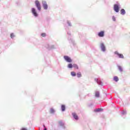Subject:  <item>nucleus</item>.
Here are the masks:
<instances>
[{
  "instance_id": "8",
  "label": "nucleus",
  "mask_w": 130,
  "mask_h": 130,
  "mask_svg": "<svg viewBox=\"0 0 130 130\" xmlns=\"http://www.w3.org/2000/svg\"><path fill=\"white\" fill-rule=\"evenodd\" d=\"M114 54L117 55L119 58H124V56H123V55L122 54L118 53V52L117 51L114 52Z\"/></svg>"
},
{
  "instance_id": "2",
  "label": "nucleus",
  "mask_w": 130,
  "mask_h": 130,
  "mask_svg": "<svg viewBox=\"0 0 130 130\" xmlns=\"http://www.w3.org/2000/svg\"><path fill=\"white\" fill-rule=\"evenodd\" d=\"M35 6L39 12L41 11V4H40V2L37 0L35 2Z\"/></svg>"
},
{
  "instance_id": "3",
  "label": "nucleus",
  "mask_w": 130,
  "mask_h": 130,
  "mask_svg": "<svg viewBox=\"0 0 130 130\" xmlns=\"http://www.w3.org/2000/svg\"><path fill=\"white\" fill-rule=\"evenodd\" d=\"M120 8V4L119 3H117L116 4L114 5V11L116 13H118L119 12V9Z\"/></svg>"
},
{
  "instance_id": "7",
  "label": "nucleus",
  "mask_w": 130,
  "mask_h": 130,
  "mask_svg": "<svg viewBox=\"0 0 130 130\" xmlns=\"http://www.w3.org/2000/svg\"><path fill=\"white\" fill-rule=\"evenodd\" d=\"M64 59H65L66 61L67 62H72L73 61V60L69 56L65 55L63 56Z\"/></svg>"
},
{
  "instance_id": "23",
  "label": "nucleus",
  "mask_w": 130,
  "mask_h": 130,
  "mask_svg": "<svg viewBox=\"0 0 130 130\" xmlns=\"http://www.w3.org/2000/svg\"><path fill=\"white\" fill-rule=\"evenodd\" d=\"M73 68H74V69H76L77 70H79V67L77 64H73Z\"/></svg>"
},
{
  "instance_id": "22",
  "label": "nucleus",
  "mask_w": 130,
  "mask_h": 130,
  "mask_svg": "<svg viewBox=\"0 0 130 130\" xmlns=\"http://www.w3.org/2000/svg\"><path fill=\"white\" fill-rule=\"evenodd\" d=\"M76 76L77 78H81V77H82V73H81V72H78L77 73Z\"/></svg>"
},
{
  "instance_id": "29",
  "label": "nucleus",
  "mask_w": 130,
  "mask_h": 130,
  "mask_svg": "<svg viewBox=\"0 0 130 130\" xmlns=\"http://www.w3.org/2000/svg\"><path fill=\"white\" fill-rule=\"evenodd\" d=\"M92 106H93V103H90L88 104V107H91Z\"/></svg>"
},
{
  "instance_id": "9",
  "label": "nucleus",
  "mask_w": 130,
  "mask_h": 130,
  "mask_svg": "<svg viewBox=\"0 0 130 130\" xmlns=\"http://www.w3.org/2000/svg\"><path fill=\"white\" fill-rule=\"evenodd\" d=\"M94 81H95V82H96L97 84H98V85H100L101 86H103V83L102 82V81H101V79H100V78H95L94 79Z\"/></svg>"
},
{
  "instance_id": "25",
  "label": "nucleus",
  "mask_w": 130,
  "mask_h": 130,
  "mask_svg": "<svg viewBox=\"0 0 130 130\" xmlns=\"http://www.w3.org/2000/svg\"><path fill=\"white\" fill-rule=\"evenodd\" d=\"M10 37H11V38L12 39H13V38H14V37H15V34H14V33H11V34H10Z\"/></svg>"
},
{
  "instance_id": "26",
  "label": "nucleus",
  "mask_w": 130,
  "mask_h": 130,
  "mask_svg": "<svg viewBox=\"0 0 130 130\" xmlns=\"http://www.w3.org/2000/svg\"><path fill=\"white\" fill-rule=\"evenodd\" d=\"M67 24L68 25V26H69L70 27H72V23H71V22L69 20L67 21Z\"/></svg>"
},
{
  "instance_id": "19",
  "label": "nucleus",
  "mask_w": 130,
  "mask_h": 130,
  "mask_svg": "<svg viewBox=\"0 0 130 130\" xmlns=\"http://www.w3.org/2000/svg\"><path fill=\"white\" fill-rule=\"evenodd\" d=\"M117 68L119 70V71H120V72L121 73L122 72H123V69L121 67V66H119V65H117Z\"/></svg>"
},
{
  "instance_id": "5",
  "label": "nucleus",
  "mask_w": 130,
  "mask_h": 130,
  "mask_svg": "<svg viewBox=\"0 0 130 130\" xmlns=\"http://www.w3.org/2000/svg\"><path fill=\"white\" fill-rule=\"evenodd\" d=\"M100 48L101 49V51L103 52H105L106 51V47L105 46L104 43H103V42L101 43Z\"/></svg>"
},
{
  "instance_id": "27",
  "label": "nucleus",
  "mask_w": 130,
  "mask_h": 130,
  "mask_svg": "<svg viewBox=\"0 0 130 130\" xmlns=\"http://www.w3.org/2000/svg\"><path fill=\"white\" fill-rule=\"evenodd\" d=\"M54 112H55V111L54 110V109L51 108L50 109V113L53 114V113H54Z\"/></svg>"
},
{
  "instance_id": "16",
  "label": "nucleus",
  "mask_w": 130,
  "mask_h": 130,
  "mask_svg": "<svg viewBox=\"0 0 130 130\" xmlns=\"http://www.w3.org/2000/svg\"><path fill=\"white\" fill-rule=\"evenodd\" d=\"M95 96L96 98H99L100 97V92L99 91H96Z\"/></svg>"
},
{
  "instance_id": "20",
  "label": "nucleus",
  "mask_w": 130,
  "mask_h": 130,
  "mask_svg": "<svg viewBox=\"0 0 130 130\" xmlns=\"http://www.w3.org/2000/svg\"><path fill=\"white\" fill-rule=\"evenodd\" d=\"M71 75L72 77H76L77 76V74L74 71L71 72Z\"/></svg>"
},
{
  "instance_id": "12",
  "label": "nucleus",
  "mask_w": 130,
  "mask_h": 130,
  "mask_svg": "<svg viewBox=\"0 0 130 130\" xmlns=\"http://www.w3.org/2000/svg\"><path fill=\"white\" fill-rule=\"evenodd\" d=\"M72 116L75 120H79V116L77 115V113H72Z\"/></svg>"
},
{
  "instance_id": "13",
  "label": "nucleus",
  "mask_w": 130,
  "mask_h": 130,
  "mask_svg": "<svg viewBox=\"0 0 130 130\" xmlns=\"http://www.w3.org/2000/svg\"><path fill=\"white\" fill-rule=\"evenodd\" d=\"M58 123L60 126H61V127H62L63 128H66V127L64 126V123H63V122H62V121H59Z\"/></svg>"
},
{
  "instance_id": "17",
  "label": "nucleus",
  "mask_w": 130,
  "mask_h": 130,
  "mask_svg": "<svg viewBox=\"0 0 130 130\" xmlns=\"http://www.w3.org/2000/svg\"><path fill=\"white\" fill-rule=\"evenodd\" d=\"M113 80L115 82H118V81H119V79H118V77L114 76V78H113Z\"/></svg>"
},
{
  "instance_id": "32",
  "label": "nucleus",
  "mask_w": 130,
  "mask_h": 130,
  "mask_svg": "<svg viewBox=\"0 0 130 130\" xmlns=\"http://www.w3.org/2000/svg\"><path fill=\"white\" fill-rule=\"evenodd\" d=\"M44 130H47V128H46V127H44Z\"/></svg>"
},
{
  "instance_id": "31",
  "label": "nucleus",
  "mask_w": 130,
  "mask_h": 130,
  "mask_svg": "<svg viewBox=\"0 0 130 130\" xmlns=\"http://www.w3.org/2000/svg\"><path fill=\"white\" fill-rule=\"evenodd\" d=\"M21 130H27L26 128H22Z\"/></svg>"
},
{
  "instance_id": "21",
  "label": "nucleus",
  "mask_w": 130,
  "mask_h": 130,
  "mask_svg": "<svg viewBox=\"0 0 130 130\" xmlns=\"http://www.w3.org/2000/svg\"><path fill=\"white\" fill-rule=\"evenodd\" d=\"M73 67H74V64L72 63H69L68 65V69H73Z\"/></svg>"
},
{
  "instance_id": "10",
  "label": "nucleus",
  "mask_w": 130,
  "mask_h": 130,
  "mask_svg": "<svg viewBox=\"0 0 130 130\" xmlns=\"http://www.w3.org/2000/svg\"><path fill=\"white\" fill-rule=\"evenodd\" d=\"M98 35L99 37H104L105 36V31L104 30L98 32Z\"/></svg>"
},
{
  "instance_id": "4",
  "label": "nucleus",
  "mask_w": 130,
  "mask_h": 130,
  "mask_svg": "<svg viewBox=\"0 0 130 130\" xmlns=\"http://www.w3.org/2000/svg\"><path fill=\"white\" fill-rule=\"evenodd\" d=\"M31 12L33 16L35 17V18H37V17L39 16V15L37 13V11H36V9H35V8H32L31 9Z\"/></svg>"
},
{
  "instance_id": "1",
  "label": "nucleus",
  "mask_w": 130,
  "mask_h": 130,
  "mask_svg": "<svg viewBox=\"0 0 130 130\" xmlns=\"http://www.w3.org/2000/svg\"><path fill=\"white\" fill-rule=\"evenodd\" d=\"M67 35L68 36V40L69 41V43H71V44H73L74 45L75 44V41L73 38H72V36L71 35L70 31H67Z\"/></svg>"
},
{
  "instance_id": "24",
  "label": "nucleus",
  "mask_w": 130,
  "mask_h": 130,
  "mask_svg": "<svg viewBox=\"0 0 130 130\" xmlns=\"http://www.w3.org/2000/svg\"><path fill=\"white\" fill-rule=\"evenodd\" d=\"M122 115H125L126 114V110H123L121 112Z\"/></svg>"
},
{
  "instance_id": "28",
  "label": "nucleus",
  "mask_w": 130,
  "mask_h": 130,
  "mask_svg": "<svg viewBox=\"0 0 130 130\" xmlns=\"http://www.w3.org/2000/svg\"><path fill=\"white\" fill-rule=\"evenodd\" d=\"M112 20L114 22H115L116 21V18H115V16H112Z\"/></svg>"
},
{
  "instance_id": "11",
  "label": "nucleus",
  "mask_w": 130,
  "mask_h": 130,
  "mask_svg": "<svg viewBox=\"0 0 130 130\" xmlns=\"http://www.w3.org/2000/svg\"><path fill=\"white\" fill-rule=\"evenodd\" d=\"M46 47L48 48V49H55V48H56V47H55L54 45H50L49 44H48Z\"/></svg>"
},
{
  "instance_id": "15",
  "label": "nucleus",
  "mask_w": 130,
  "mask_h": 130,
  "mask_svg": "<svg viewBox=\"0 0 130 130\" xmlns=\"http://www.w3.org/2000/svg\"><path fill=\"white\" fill-rule=\"evenodd\" d=\"M61 111H62V112L66 111V105H62L61 106Z\"/></svg>"
},
{
  "instance_id": "30",
  "label": "nucleus",
  "mask_w": 130,
  "mask_h": 130,
  "mask_svg": "<svg viewBox=\"0 0 130 130\" xmlns=\"http://www.w3.org/2000/svg\"><path fill=\"white\" fill-rule=\"evenodd\" d=\"M41 36H42V37H45V36H46V34L45 33H42L41 34Z\"/></svg>"
},
{
  "instance_id": "14",
  "label": "nucleus",
  "mask_w": 130,
  "mask_h": 130,
  "mask_svg": "<svg viewBox=\"0 0 130 130\" xmlns=\"http://www.w3.org/2000/svg\"><path fill=\"white\" fill-rule=\"evenodd\" d=\"M120 14L122 16H124V15L125 14V10L124 9H121V10H120Z\"/></svg>"
},
{
  "instance_id": "6",
  "label": "nucleus",
  "mask_w": 130,
  "mask_h": 130,
  "mask_svg": "<svg viewBox=\"0 0 130 130\" xmlns=\"http://www.w3.org/2000/svg\"><path fill=\"white\" fill-rule=\"evenodd\" d=\"M42 4L44 9L48 10V5H47L46 1H42Z\"/></svg>"
},
{
  "instance_id": "18",
  "label": "nucleus",
  "mask_w": 130,
  "mask_h": 130,
  "mask_svg": "<svg viewBox=\"0 0 130 130\" xmlns=\"http://www.w3.org/2000/svg\"><path fill=\"white\" fill-rule=\"evenodd\" d=\"M103 110L102 108H98L94 110V112H100Z\"/></svg>"
},
{
  "instance_id": "33",
  "label": "nucleus",
  "mask_w": 130,
  "mask_h": 130,
  "mask_svg": "<svg viewBox=\"0 0 130 130\" xmlns=\"http://www.w3.org/2000/svg\"><path fill=\"white\" fill-rule=\"evenodd\" d=\"M43 126H44V127H45V125L44 124V125H43Z\"/></svg>"
}]
</instances>
